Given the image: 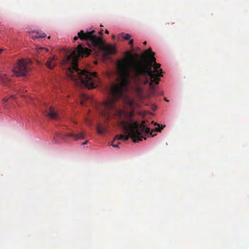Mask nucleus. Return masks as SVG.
<instances>
[{
    "label": "nucleus",
    "instance_id": "obj_25",
    "mask_svg": "<svg viewBox=\"0 0 249 249\" xmlns=\"http://www.w3.org/2000/svg\"><path fill=\"white\" fill-rule=\"evenodd\" d=\"M2 51H3V49H0V54L1 53Z\"/></svg>",
    "mask_w": 249,
    "mask_h": 249
},
{
    "label": "nucleus",
    "instance_id": "obj_6",
    "mask_svg": "<svg viewBox=\"0 0 249 249\" xmlns=\"http://www.w3.org/2000/svg\"><path fill=\"white\" fill-rule=\"evenodd\" d=\"M30 61L24 59L18 60L14 66L13 71L17 76H25L30 71L31 68L29 66Z\"/></svg>",
    "mask_w": 249,
    "mask_h": 249
},
{
    "label": "nucleus",
    "instance_id": "obj_14",
    "mask_svg": "<svg viewBox=\"0 0 249 249\" xmlns=\"http://www.w3.org/2000/svg\"><path fill=\"white\" fill-rule=\"evenodd\" d=\"M121 36L125 40H128L131 37V35H130L129 34H124V33H122Z\"/></svg>",
    "mask_w": 249,
    "mask_h": 249
},
{
    "label": "nucleus",
    "instance_id": "obj_21",
    "mask_svg": "<svg viewBox=\"0 0 249 249\" xmlns=\"http://www.w3.org/2000/svg\"><path fill=\"white\" fill-rule=\"evenodd\" d=\"M105 33L107 34H109V32L107 30H106V31H105Z\"/></svg>",
    "mask_w": 249,
    "mask_h": 249
},
{
    "label": "nucleus",
    "instance_id": "obj_22",
    "mask_svg": "<svg viewBox=\"0 0 249 249\" xmlns=\"http://www.w3.org/2000/svg\"><path fill=\"white\" fill-rule=\"evenodd\" d=\"M99 34H100V35H103V31H100V32H99Z\"/></svg>",
    "mask_w": 249,
    "mask_h": 249
},
{
    "label": "nucleus",
    "instance_id": "obj_26",
    "mask_svg": "<svg viewBox=\"0 0 249 249\" xmlns=\"http://www.w3.org/2000/svg\"><path fill=\"white\" fill-rule=\"evenodd\" d=\"M10 97H11V98H15V97H14V95H11V96H10Z\"/></svg>",
    "mask_w": 249,
    "mask_h": 249
},
{
    "label": "nucleus",
    "instance_id": "obj_7",
    "mask_svg": "<svg viewBox=\"0 0 249 249\" xmlns=\"http://www.w3.org/2000/svg\"><path fill=\"white\" fill-rule=\"evenodd\" d=\"M64 136L72 138L74 140L77 141L83 139L84 138V134L83 132H80L77 134L73 133H66Z\"/></svg>",
    "mask_w": 249,
    "mask_h": 249
},
{
    "label": "nucleus",
    "instance_id": "obj_19",
    "mask_svg": "<svg viewBox=\"0 0 249 249\" xmlns=\"http://www.w3.org/2000/svg\"><path fill=\"white\" fill-rule=\"evenodd\" d=\"M151 123L152 124H154L155 125H158L159 127H160V124H158L157 123H155L154 121H152Z\"/></svg>",
    "mask_w": 249,
    "mask_h": 249
},
{
    "label": "nucleus",
    "instance_id": "obj_23",
    "mask_svg": "<svg viewBox=\"0 0 249 249\" xmlns=\"http://www.w3.org/2000/svg\"><path fill=\"white\" fill-rule=\"evenodd\" d=\"M130 104L131 106L133 105V102L132 101H131Z\"/></svg>",
    "mask_w": 249,
    "mask_h": 249
},
{
    "label": "nucleus",
    "instance_id": "obj_9",
    "mask_svg": "<svg viewBox=\"0 0 249 249\" xmlns=\"http://www.w3.org/2000/svg\"><path fill=\"white\" fill-rule=\"evenodd\" d=\"M45 65L49 69H53L56 65L54 57H50L45 63Z\"/></svg>",
    "mask_w": 249,
    "mask_h": 249
},
{
    "label": "nucleus",
    "instance_id": "obj_3",
    "mask_svg": "<svg viewBox=\"0 0 249 249\" xmlns=\"http://www.w3.org/2000/svg\"><path fill=\"white\" fill-rule=\"evenodd\" d=\"M116 113L120 120V125L123 127L124 132L126 135H116L113 141L115 140H124L126 141L131 138L133 142H137L143 139H146L142 134L149 133L150 128L145 124V121H143L140 124L137 121L132 123L123 120L125 118L131 119L134 116L133 110L129 111L124 109H117Z\"/></svg>",
    "mask_w": 249,
    "mask_h": 249
},
{
    "label": "nucleus",
    "instance_id": "obj_15",
    "mask_svg": "<svg viewBox=\"0 0 249 249\" xmlns=\"http://www.w3.org/2000/svg\"><path fill=\"white\" fill-rule=\"evenodd\" d=\"M45 50V51H46V52L48 51V49H46V48H42V47H40V48H38V51H38V52L39 53H40V51H41V50Z\"/></svg>",
    "mask_w": 249,
    "mask_h": 249
},
{
    "label": "nucleus",
    "instance_id": "obj_5",
    "mask_svg": "<svg viewBox=\"0 0 249 249\" xmlns=\"http://www.w3.org/2000/svg\"><path fill=\"white\" fill-rule=\"evenodd\" d=\"M94 30L86 33L81 30L77 34L78 36L74 37V40L79 38L81 40H85L88 42L89 41L92 46L103 51V56L105 59L108 58L110 55L115 54L116 53L115 47L110 44H105L102 38L94 35Z\"/></svg>",
    "mask_w": 249,
    "mask_h": 249
},
{
    "label": "nucleus",
    "instance_id": "obj_28",
    "mask_svg": "<svg viewBox=\"0 0 249 249\" xmlns=\"http://www.w3.org/2000/svg\"><path fill=\"white\" fill-rule=\"evenodd\" d=\"M88 45L90 47V45H89V43H88Z\"/></svg>",
    "mask_w": 249,
    "mask_h": 249
},
{
    "label": "nucleus",
    "instance_id": "obj_2",
    "mask_svg": "<svg viewBox=\"0 0 249 249\" xmlns=\"http://www.w3.org/2000/svg\"><path fill=\"white\" fill-rule=\"evenodd\" d=\"M90 50L84 47L82 44L76 49L67 56L63 60L62 64L66 69L67 75L77 85H82L89 89L95 87V84L98 81L96 72H90L86 70H80L78 68V58L87 57L90 54Z\"/></svg>",
    "mask_w": 249,
    "mask_h": 249
},
{
    "label": "nucleus",
    "instance_id": "obj_12",
    "mask_svg": "<svg viewBox=\"0 0 249 249\" xmlns=\"http://www.w3.org/2000/svg\"><path fill=\"white\" fill-rule=\"evenodd\" d=\"M96 129L97 132L100 134H103L106 131V127L100 124L97 125Z\"/></svg>",
    "mask_w": 249,
    "mask_h": 249
},
{
    "label": "nucleus",
    "instance_id": "obj_13",
    "mask_svg": "<svg viewBox=\"0 0 249 249\" xmlns=\"http://www.w3.org/2000/svg\"><path fill=\"white\" fill-rule=\"evenodd\" d=\"M89 97L85 94H81V101L80 102V104L82 106H84L85 105V101L89 100Z\"/></svg>",
    "mask_w": 249,
    "mask_h": 249
},
{
    "label": "nucleus",
    "instance_id": "obj_20",
    "mask_svg": "<svg viewBox=\"0 0 249 249\" xmlns=\"http://www.w3.org/2000/svg\"><path fill=\"white\" fill-rule=\"evenodd\" d=\"M88 141H86V142H83V143H82V144H83V145L86 144H87V143H88Z\"/></svg>",
    "mask_w": 249,
    "mask_h": 249
},
{
    "label": "nucleus",
    "instance_id": "obj_27",
    "mask_svg": "<svg viewBox=\"0 0 249 249\" xmlns=\"http://www.w3.org/2000/svg\"><path fill=\"white\" fill-rule=\"evenodd\" d=\"M165 101H166V102H168V100L166 99H165Z\"/></svg>",
    "mask_w": 249,
    "mask_h": 249
},
{
    "label": "nucleus",
    "instance_id": "obj_29",
    "mask_svg": "<svg viewBox=\"0 0 249 249\" xmlns=\"http://www.w3.org/2000/svg\"><path fill=\"white\" fill-rule=\"evenodd\" d=\"M48 38H50V36H49L48 37Z\"/></svg>",
    "mask_w": 249,
    "mask_h": 249
},
{
    "label": "nucleus",
    "instance_id": "obj_24",
    "mask_svg": "<svg viewBox=\"0 0 249 249\" xmlns=\"http://www.w3.org/2000/svg\"><path fill=\"white\" fill-rule=\"evenodd\" d=\"M143 43L144 45H146L147 44V42L146 41H144Z\"/></svg>",
    "mask_w": 249,
    "mask_h": 249
},
{
    "label": "nucleus",
    "instance_id": "obj_11",
    "mask_svg": "<svg viewBox=\"0 0 249 249\" xmlns=\"http://www.w3.org/2000/svg\"><path fill=\"white\" fill-rule=\"evenodd\" d=\"M31 36L33 38H37L45 37L46 36V35L44 33L36 32H33Z\"/></svg>",
    "mask_w": 249,
    "mask_h": 249
},
{
    "label": "nucleus",
    "instance_id": "obj_8",
    "mask_svg": "<svg viewBox=\"0 0 249 249\" xmlns=\"http://www.w3.org/2000/svg\"><path fill=\"white\" fill-rule=\"evenodd\" d=\"M45 114L52 119H57L58 118L57 114L52 107L45 110Z\"/></svg>",
    "mask_w": 249,
    "mask_h": 249
},
{
    "label": "nucleus",
    "instance_id": "obj_4",
    "mask_svg": "<svg viewBox=\"0 0 249 249\" xmlns=\"http://www.w3.org/2000/svg\"><path fill=\"white\" fill-rule=\"evenodd\" d=\"M143 59L132 65L136 67L137 73L143 76H146L150 79L149 87L152 90L155 89L154 83L158 85L160 80V77H162L163 71L160 69V64L156 62L155 53L149 48L144 52Z\"/></svg>",
    "mask_w": 249,
    "mask_h": 249
},
{
    "label": "nucleus",
    "instance_id": "obj_17",
    "mask_svg": "<svg viewBox=\"0 0 249 249\" xmlns=\"http://www.w3.org/2000/svg\"><path fill=\"white\" fill-rule=\"evenodd\" d=\"M129 45L132 46L133 44V39L130 40L129 42Z\"/></svg>",
    "mask_w": 249,
    "mask_h": 249
},
{
    "label": "nucleus",
    "instance_id": "obj_10",
    "mask_svg": "<svg viewBox=\"0 0 249 249\" xmlns=\"http://www.w3.org/2000/svg\"><path fill=\"white\" fill-rule=\"evenodd\" d=\"M165 126V125H161V127H156L155 128L154 130H152L151 131L150 130V132L149 133H146V134H144L143 133L142 134V135L145 137L146 138V136H148V135H150V136H155L156 134H153V133L154 131H158V132H160L161 130Z\"/></svg>",
    "mask_w": 249,
    "mask_h": 249
},
{
    "label": "nucleus",
    "instance_id": "obj_1",
    "mask_svg": "<svg viewBox=\"0 0 249 249\" xmlns=\"http://www.w3.org/2000/svg\"><path fill=\"white\" fill-rule=\"evenodd\" d=\"M132 53H128V57L118 60L116 62V67L118 77V84L114 85L110 89L112 98L105 103L106 107L109 110H113L115 101L121 98L124 91L127 89L131 81L134 85V91L139 97L142 96V85H146L150 82L149 78L146 76L137 73L136 67L131 65Z\"/></svg>",
    "mask_w": 249,
    "mask_h": 249
},
{
    "label": "nucleus",
    "instance_id": "obj_18",
    "mask_svg": "<svg viewBox=\"0 0 249 249\" xmlns=\"http://www.w3.org/2000/svg\"><path fill=\"white\" fill-rule=\"evenodd\" d=\"M111 145L114 147H118V144H114L113 143Z\"/></svg>",
    "mask_w": 249,
    "mask_h": 249
},
{
    "label": "nucleus",
    "instance_id": "obj_16",
    "mask_svg": "<svg viewBox=\"0 0 249 249\" xmlns=\"http://www.w3.org/2000/svg\"><path fill=\"white\" fill-rule=\"evenodd\" d=\"M8 100V99L6 97H4L2 99V101L3 103H6Z\"/></svg>",
    "mask_w": 249,
    "mask_h": 249
}]
</instances>
